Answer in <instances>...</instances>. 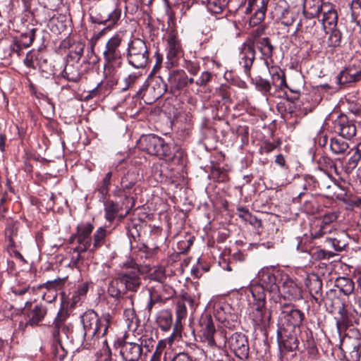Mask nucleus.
Segmentation results:
<instances>
[{
  "label": "nucleus",
  "instance_id": "9",
  "mask_svg": "<svg viewBox=\"0 0 361 361\" xmlns=\"http://www.w3.org/2000/svg\"><path fill=\"white\" fill-rule=\"evenodd\" d=\"M120 355L123 361H138L142 355V349L136 341H133L128 334H126L119 341Z\"/></svg>",
  "mask_w": 361,
  "mask_h": 361
},
{
  "label": "nucleus",
  "instance_id": "48",
  "mask_svg": "<svg viewBox=\"0 0 361 361\" xmlns=\"http://www.w3.org/2000/svg\"><path fill=\"white\" fill-rule=\"evenodd\" d=\"M228 0H208L207 8L214 13H221L227 6Z\"/></svg>",
  "mask_w": 361,
  "mask_h": 361
},
{
  "label": "nucleus",
  "instance_id": "52",
  "mask_svg": "<svg viewBox=\"0 0 361 361\" xmlns=\"http://www.w3.org/2000/svg\"><path fill=\"white\" fill-rule=\"evenodd\" d=\"M351 16L361 21V0H352L350 4Z\"/></svg>",
  "mask_w": 361,
  "mask_h": 361
},
{
  "label": "nucleus",
  "instance_id": "43",
  "mask_svg": "<svg viewBox=\"0 0 361 361\" xmlns=\"http://www.w3.org/2000/svg\"><path fill=\"white\" fill-rule=\"evenodd\" d=\"M344 232L337 233L336 237H326V242L336 251H341L347 245Z\"/></svg>",
  "mask_w": 361,
  "mask_h": 361
},
{
  "label": "nucleus",
  "instance_id": "26",
  "mask_svg": "<svg viewBox=\"0 0 361 361\" xmlns=\"http://www.w3.org/2000/svg\"><path fill=\"white\" fill-rule=\"evenodd\" d=\"M268 2L269 0H249V5L255 10V13L250 18V24L258 25L264 19Z\"/></svg>",
  "mask_w": 361,
  "mask_h": 361
},
{
  "label": "nucleus",
  "instance_id": "55",
  "mask_svg": "<svg viewBox=\"0 0 361 361\" xmlns=\"http://www.w3.org/2000/svg\"><path fill=\"white\" fill-rule=\"evenodd\" d=\"M166 347V343L164 341H159L156 346V350L153 353L150 361H161L162 353Z\"/></svg>",
  "mask_w": 361,
  "mask_h": 361
},
{
  "label": "nucleus",
  "instance_id": "29",
  "mask_svg": "<svg viewBox=\"0 0 361 361\" xmlns=\"http://www.w3.org/2000/svg\"><path fill=\"white\" fill-rule=\"evenodd\" d=\"M186 73L183 70H173L168 77L169 85L171 91L174 92L185 87Z\"/></svg>",
  "mask_w": 361,
  "mask_h": 361
},
{
  "label": "nucleus",
  "instance_id": "18",
  "mask_svg": "<svg viewBox=\"0 0 361 361\" xmlns=\"http://www.w3.org/2000/svg\"><path fill=\"white\" fill-rule=\"evenodd\" d=\"M200 326L202 341L207 343L210 347L216 346L214 338L216 329L212 316L208 314L202 315L200 319Z\"/></svg>",
  "mask_w": 361,
  "mask_h": 361
},
{
  "label": "nucleus",
  "instance_id": "27",
  "mask_svg": "<svg viewBox=\"0 0 361 361\" xmlns=\"http://www.w3.org/2000/svg\"><path fill=\"white\" fill-rule=\"evenodd\" d=\"M122 61H104V75L107 82L111 85H116L119 79V68Z\"/></svg>",
  "mask_w": 361,
  "mask_h": 361
},
{
  "label": "nucleus",
  "instance_id": "63",
  "mask_svg": "<svg viewBox=\"0 0 361 361\" xmlns=\"http://www.w3.org/2000/svg\"><path fill=\"white\" fill-rule=\"evenodd\" d=\"M250 214L251 213L247 207H239L237 208V215L245 221H247L250 218Z\"/></svg>",
  "mask_w": 361,
  "mask_h": 361
},
{
  "label": "nucleus",
  "instance_id": "17",
  "mask_svg": "<svg viewBox=\"0 0 361 361\" xmlns=\"http://www.w3.org/2000/svg\"><path fill=\"white\" fill-rule=\"evenodd\" d=\"M361 343L355 338L348 337L341 341V348L347 361H359L361 356Z\"/></svg>",
  "mask_w": 361,
  "mask_h": 361
},
{
  "label": "nucleus",
  "instance_id": "47",
  "mask_svg": "<svg viewBox=\"0 0 361 361\" xmlns=\"http://www.w3.org/2000/svg\"><path fill=\"white\" fill-rule=\"evenodd\" d=\"M164 159L169 160L173 164L180 166L181 169H183L186 164L187 157L184 151L181 149H178L173 153V154H171L170 157Z\"/></svg>",
  "mask_w": 361,
  "mask_h": 361
},
{
  "label": "nucleus",
  "instance_id": "31",
  "mask_svg": "<svg viewBox=\"0 0 361 361\" xmlns=\"http://www.w3.org/2000/svg\"><path fill=\"white\" fill-rule=\"evenodd\" d=\"M126 286L123 284L119 275L112 279L108 285L107 293L111 298L119 300V304L123 303V295L126 293Z\"/></svg>",
  "mask_w": 361,
  "mask_h": 361
},
{
  "label": "nucleus",
  "instance_id": "8",
  "mask_svg": "<svg viewBox=\"0 0 361 361\" xmlns=\"http://www.w3.org/2000/svg\"><path fill=\"white\" fill-rule=\"evenodd\" d=\"M304 314L290 305H284L281 312V321L283 329L299 331V327L304 319Z\"/></svg>",
  "mask_w": 361,
  "mask_h": 361
},
{
  "label": "nucleus",
  "instance_id": "59",
  "mask_svg": "<svg viewBox=\"0 0 361 361\" xmlns=\"http://www.w3.org/2000/svg\"><path fill=\"white\" fill-rule=\"evenodd\" d=\"M164 169L160 166H155L152 169V178L154 180H164L168 177L164 173Z\"/></svg>",
  "mask_w": 361,
  "mask_h": 361
},
{
  "label": "nucleus",
  "instance_id": "16",
  "mask_svg": "<svg viewBox=\"0 0 361 361\" xmlns=\"http://www.w3.org/2000/svg\"><path fill=\"white\" fill-rule=\"evenodd\" d=\"M69 317L68 310L61 308L51 326V331L55 341L60 342L61 335L67 336L68 327L65 322Z\"/></svg>",
  "mask_w": 361,
  "mask_h": 361
},
{
  "label": "nucleus",
  "instance_id": "44",
  "mask_svg": "<svg viewBox=\"0 0 361 361\" xmlns=\"http://www.w3.org/2000/svg\"><path fill=\"white\" fill-rule=\"evenodd\" d=\"M252 82L263 95L267 96L270 94L272 84L268 80L257 76L252 79Z\"/></svg>",
  "mask_w": 361,
  "mask_h": 361
},
{
  "label": "nucleus",
  "instance_id": "37",
  "mask_svg": "<svg viewBox=\"0 0 361 361\" xmlns=\"http://www.w3.org/2000/svg\"><path fill=\"white\" fill-rule=\"evenodd\" d=\"M150 289L156 293L159 298L160 297L162 303L171 298L175 294V290L171 286L163 283H159Z\"/></svg>",
  "mask_w": 361,
  "mask_h": 361
},
{
  "label": "nucleus",
  "instance_id": "46",
  "mask_svg": "<svg viewBox=\"0 0 361 361\" xmlns=\"http://www.w3.org/2000/svg\"><path fill=\"white\" fill-rule=\"evenodd\" d=\"M342 35L339 30L334 29L331 30L328 39V47L334 50L336 47H338L341 44Z\"/></svg>",
  "mask_w": 361,
  "mask_h": 361
},
{
  "label": "nucleus",
  "instance_id": "20",
  "mask_svg": "<svg viewBox=\"0 0 361 361\" xmlns=\"http://www.w3.org/2000/svg\"><path fill=\"white\" fill-rule=\"evenodd\" d=\"M121 42L122 39L118 35L113 36L107 41L103 52L104 61H122L120 49Z\"/></svg>",
  "mask_w": 361,
  "mask_h": 361
},
{
  "label": "nucleus",
  "instance_id": "23",
  "mask_svg": "<svg viewBox=\"0 0 361 361\" xmlns=\"http://www.w3.org/2000/svg\"><path fill=\"white\" fill-rule=\"evenodd\" d=\"M31 306L32 302L27 301L24 307V311L28 317L27 324L35 326L44 319L47 313V309L42 304L36 305L32 309L30 308Z\"/></svg>",
  "mask_w": 361,
  "mask_h": 361
},
{
  "label": "nucleus",
  "instance_id": "1",
  "mask_svg": "<svg viewBox=\"0 0 361 361\" xmlns=\"http://www.w3.org/2000/svg\"><path fill=\"white\" fill-rule=\"evenodd\" d=\"M255 49L261 54V59L264 61L271 59L274 51V46L267 37H259L256 35L248 38L240 48L239 63L244 68V72L250 76V70L255 59Z\"/></svg>",
  "mask_w": 361,
  "mask_h": 361
},
{
  "label": "nucleus",
  "instance_id": "2",
  "mask_svg": "<svg viewBox=\"0 0 361 361\" xmlns=\"http://www.w3.org/2000/svg\"><path fill=\"white\" fill-rule=\"evenodd\" d=\"M94 226L90 222L81 223L76 228V233L70 238V243L75 241L78 245L75 247V250L80 252L89 251L94 252L101 247L105 243L106 231L103 227H99L93 235V241L92 240L91 233Z\"/></svg>",
  "mask_w": 361,
  "mask_h": 361
},
{
  "label": "nucleus",
  "instance_id": "50",
  "mask_svg": "<svg viewBox=\"0 0 361 361\" xmlns=\"http://www.w3.org/2000/svg\"><path fill=\"white\" fill-rule=\"evenodd\" d=\"M135 341L142 349L144 347L149 352L151 351L155 343L152 338H149L147 336H142L140 338H135Z\"/></svg>",
  "mask_w": 361,
  "mask_h": 361
},
{
  "label": "nucleus",
  "instance_id": "5",
  "mask_svg": "<svg viewBox=\"0 0 361 361\" xmlns=\"http://www.w3.org/2000/svg\"><path fill=\"white\" fill-rule=\"evenodd\" d=\"M137 145L141 150L162 159H166L171 154V149L165 140L153 134L141 136Z\"/></svg>",
  "mask_w": 361,
  "mask_h": 361
},
{
  "label": "nucleus",
  "instance_id": "14",
  "mask_svg": "<svg viewBox=\"0 0 361 361\" xmlns=\"http://www.w3.org/2000/svg\"><path fill=\"white\" fill-rule=\"evenodd\" d=\"M279 293L283 295L284 298L288 300H297L302 298L300 285L286 274L282 279Z\"/></svg>",
  "mask_w": 361,
  "mask_h": 361
},
{
  "label": "nucleus",
  "instance_id": "39",
  "mask_svg": "<svg viewBox=\"0 0 361 361\" xmlns=\"http://www.w3.org/2000/svg\"><path fill=\"white\" fill-rule=\"evenodd\" d=\"M63 78L71 82H76L80 80L81 76L78 66L74 64L67 63L61 73Z\"/></svg>",
  "mask_w": 361,
  "mask_h": 361
},
{
  "label": "nucleus",
  "instance_id": "22",
  "mask_svg": "<svg viewBox=\"0 0 361 361\" xmlns=\"http://www.w3.org/2000/svg\"><path fill=\"white\" fill-rule=\"evenodd\" d=\"M186 303L192 305L193 303V300L190 297L183 298L181 300H179L176 302V321L173 327V334H171L170 339H175L177 337L180 336L181 333V324L180 321L185 318L187 315V307Z\"/></svg>",
  "mask_w": 361,
  "mask_h": 361
},
{
  "label": "nucleus",
  "instance_id": "60",
  "mask_svg": "<svg viewBox=\"0 0 361 361\" xmlns=\"http://www.w3.org/2000/svg\"><path fill=\"white\" fill-rule=\"evenodd\" d=\"M281 144V142L280 140H277L275 142H271L269 141L265 140L263 142V146L261 147V149L265 153H269L274 150L276 148L279 147Z\"/></svg>",
  "mask_w": 361,
  "mask_h": 361
},
{
  "label": "nucleus",
  "instance_id": "28",
  "mask_svg": "<svg viewBox=\"0 0 361 361\" xmlns=\"http://www.w3.org/2000/svg\"><path fill=\"white\" fill-rule=\"evenodd\" d=\"M264 63L269 70L273 86L280 90L287 87L285 73L277 66H269L268 60L264 61Z\"/></svg>",
  "mask_w": 361,
  "mask_h": 361
},
{
  "label": "nucleus",
  "instance_id": "11",
  "mask_svg": "<svg viewBox=\"0 0 361 361\" xmlns=\"http://www.w3.org/2000/svg\"><path fill=\"white\" fill-rule=\"evenodd\" d=\"M124 266L130 269L121 271L118 275L126 286V290L136 292L141 285L140 271L133 262L125 263Z\"/></svg>",
  "mask_w": 361,
  "mask_h": 361
},
{
  "label": "nucleus",
  "instance_id": "38",
  "mask_svg": "<svg viewBox=\"0 0 361 361\" xmlns=\"http://www.w3.org/2000/svg\"><path fill=\"white\" fill-rule=\"evenodd\" d=\"M335 286L345 295H350L354 290V282L348 277H338L335 281Z\"/></svg>",
  "mask_w": 361,
  "mask_h": 361
},
{
  "label": "nucleus",
  "instance_id": "7",
  "mask_svg": "<svg viewBox=\"0 0 361 361\" xmlns=\"http://www.w3.org/2000/svg\"><path fill=\"white\" fill-rule=\"evenodd\" d=\"M127 59L130 65L136 68H145L149 59V52L145 41L134 38L127 49Z\"/></svg>",
  "mask_w": 361,
  "mask_h": 361
},
{
  "label": "nucleus",
  "instance_id": "12",
  "mask_svg": "<svg viewBox=\"0 0 361 361\" xmlns=\"http://www.w3.org/2000/svg\"><path fill=\"white\" fill-rule=\"evenodd\" d=\"M332 130L343 138L350 140L356 134V127L353 120L341 114L332 122Z\"/></svg>",
  "mask_w": 361,
  "mask_h": 361
},
{
  "label": "nucleus",
  "instance_id": "35",
  "mask_svg": "<svg viewBox=\"0 0 361 361\" xmlns=\"http://www.w3.org/2000/svg\"><path fill=\"white\" fill-rule=\"evenodd\" d=\"M86 252H80L72 249V253L70 260V265L78 269L79 271L83 270L88 266V262L85 259V254Z\"/></svg>",
  "mask_w": 361,
  "mask_h": 361
},
{
  "label": "nucleus",
  "instance_id": "25",
  "mask_svg": "<svg viewBox=\"0 0 361 361\" xmlns=\"http://www.w3.org/2000/svg\"><path fill=\"white\" fill-rule=\"evenodd\" d=\"M166 58L168 63L173 66L183 54V48L180 41L175 36L171 35L167 39Z\"/></svg>",
  "mask_w": 361,
  "mask_h": 361
},
{
  "label": "nucleus",
  "instance_id": "33",
  "mask_svg": "<svg viewBox=\"0 0 361 361\" xmlns=\"http://www.w3.org/2000/svg\"><path fill=\"white\" fill-rule=\"evenodd\" d=\"M321 14L322 15V18L321 20L322 21L324 27H326L327 25H336L338 21L337 12L335 9L333 8V6L331 4L325 3Z\"/></svg>",
  "mask_w": 361,
  "mask_h": 361
},
{
  "label": "nucleus",
  "instance_id": "61",
  "mask_svg": "<svg viewBox=\"0 0 361 361\" xmlns=\"http://www.w3.org/2000/svg\"><path fill=\"white\" fill-rule=\"evenodd\" d=\"M35 39V31L32 30L29 34L22 35L20 43L25 47H29Z\"/></svg>",
  "mask_w": 361,
  "mask_h": 361
},
{
  "label": "nucleus",
  "instance_id": "10",
  "mask_svg": "<svg viewBox=\"0 0 361 361\" xmlns=\"http://www.w3.org/2000/svg\"><path fill=\"white\" fill-rule=\"evenodd\" d=\"M227 345L230 350L240 360H246L249 356V344L246 336L235 332L227 338Z\"/></svg>",
  "mask_w": 361,
  "mask_h": 361
},
{
  "label": "nucleus",
  "instance_id": "57",
  "mask_svg": "<svg viewBox=\"0 0 361 361\" xmlns=\"http://www.w3.org/2000/svg\"><path fill=\"white\" fill-rule=\"evenodd\" d=\"M158 302L162 303L161 300H160V297L159 298L156 293H154L151 289H149V298L146 305V310L149 313L151 312L154 305Z\"/></svg>",
  "mask_w": 361,
  "mask_h": 361
},
{
  "label": "nucleus",
  "instance_id": "4",
  "mask_svg": "<svg viewBox=\"0 0 361 361\" xmlns=\"http://www.w3.org/2000/svg\"><path fill=\"white\" fill-rule=\"evenodd\" d=\"M284 274L279 270L270 267L262 269L257 274V282L252 283L250 291L254 295V291L261 289L260 293L266 299V291L270 293L278 294L280 292V283H281Z\"/></svg>",
  "mask_w": 361,
  "mask_h": 361
},
{
  "label": "nucleus",
  "instance_id": "19",
  "mask_svg": "<svg viewBox=\"0 0 361 361\" xmlns=\"http://www.w3.org/2000/svg\"><path fill=\"white\" fill-rule=\"evenodd\" d=\"M121 17V11L114 9L112 11L104 9L101 13H98L97 16H91L92 22L98 24L106 25V29L111 28L115 25ZM106 28L102 30L99 33V37L104 34Z\"/></svg>",
  "mask_w": 361,
  "mask_h": 361
},
{
  "label": "nucleus",
  "instance_id": "58",
  "mask_svg": "<svg viewBox=\"0 0 361 361\" xmlns=\"http://www.w3.org/2000/svg\"><path fill=\"white\" fill-rule=\"evenodd\" d=\"M338 217L337 212H331L325 214L322 219L320 224L331 226V224L336 221Z\"/></svg>",
  "mask_w": 361,
  "mask_h": 361
},
{
  "label": "nucleus",
  "instance_id": "24",
  "mask_svg": "<svg viewBox=\"0 0 361 361\" xmlns=\"http://www.w3.org/2000/svg\"><path fill=\"white\" fill-rule=\"evenodd\" d=\"M133 304L134 301L132 295L123 298V303H121L122 306H126L123 311V316L128 330L132 331L136 329L138 323V319L136 317Z\"/></svg>",
  "mask_w": 361,
  "mask_h": 361
},
{
  "label": "nucleus",
  "instance_id": "36",
  "mask_svg": "<svg viewBox=\"0 0 361 361\" xmlns=\"http://www.w3.org/2000/svg\"><path fill=\"white\" fill-rule=\"evenodd\" d=\"M338 317H335L336 319V328L339 335L345 332L346 329L352 324L351 320L348 316L347 311L344 307L340 308L338 311Z\"/></svg>",
  "mask_w": 361,
  "mask_h": 361
},
{
  "label": "nucleus",
  "instance_id": "64",
  "mask_svg": "<svg viewBox=\"0 0 361 361\" xmlns=\"http://www.w3.org/2000/svg\"><path fill=\"white\" fill-rule=\"evenodd\" d=\"M350 71L353 75L354 82L361 80V67H356L355 66H350Z\"/></svg>",
  "mask_w": 361,
  "mask_h": 361
},
{
  "label": "nucleus",
  "instance_id": "34",
  "mask_svg": "<svg viewBox=\"0 0 361 361\" xmlns=\"http://www.w3.org/2000/svg\"><path fill=\"white\" fill-rule=\"evenodd\" d=\"M172 321V313L169 310L160 311L156 319L157 325L164 331H168L171 328Z\"/></svg>",
  "mask_w": 361,
  "mask_h": 361
},
{
  "label": "nucleus",
  "instance_id": "40",
  "mask_svg": "<svg viewBox=\"0 0 361 361\" xmlns=\"http://www.w3.org/2000/svg\"><path fill=\"white\" fill-rule=\"evenodd\" d=\"M121 209V207H120L118 204L111 200L106 201L104 202V212L106 219L109 222H112L115 219L116 216H117Z\"/></svg>",
  "mask_w": 361,
  "mask_h": 361
},
{
  "label": "nucleus",
  "instance_id": "42",
  "mask_svg": "<svg viewBox=\"0 0 361 361\" xmlns=\"http://www.w3.org/2000/svg\"><path fill=\"white\" fill-rule=\"evenodd\" d=\"M348 147V142L343 139L338 137L331 138L330 149L334 154H343L347 152Z\"/></svg>",
  "mask_w": 361,
  "mask_h": 361
},
{
  "label": "nucleus",
  "instance_id": "49",
  "mask_svg": "<svg viewBox=\"0 0 361 361\" xmlns=\"http://www.w3.org/2000/svg\"><path fill=\"white\" fill-rule=\"evenodd\" d=\"M336 80L337 83L341 86L354 82L350 66L340 72V73L336 76Z\"/></svg>",
  "mask_w": 361,
  "mask_h": 361
},
{
  "label": "nucleus",
  "instance_id": "45",
  "mask_svg": "<svg viewBox=\"0 0 361 361\" xmlns=\"http://www.w3.org/2000/svg\"><path fill=\"white\" fill-rule=\"evenodd\" d=\"M276 11L279 13V18L284 25L290 26L294 23L295 14L288 8L279 6L276 8Z\"/></svg>",
  "mask_w": 361,
  "mask_h": 361
},
{
  "label": "nucleus",
  "instance_id": "53",
  "mask_svg": "<svg viewBox=\"0 0 361 361\" xmlns=\"http://www.w3.org/2000/svg\"><path fill=\"white\" fill-rule=\"evenodd\" d=\"M361 21H358L357 19L353 18L351 16V19L346 23L347 30L350 32L351 35L355 34L357 32H359L361 29L360 25Z\"/></svg>",
  "mask_w": 361,
  "mask_h": 361
},
{
  "label": "nucleus",
  "instance_id": "13",
  "mask_svg": "<svg viewBox=\"0 0 361 361\" xmlns=\"http://www.w3.org/2000/svg\"><path fill=\"white\" fill-rule=\"evenodd\" d=\"M299 331L280 329L278 331L279 347L281 354L296 350L298 347V333Z\"/></svg>",
  "mask_w": 361,
  "mask_h": 361
},
{
  "label": "nucleus",
  "instance_id": "6",
  "mask_svg": "<svg viewBox=\"0 0 361 361\" xmlns=\"http://www.w3.org/2000/svg\"><path fill=\"white\" fill-rule=\"evenodd\" d=\"M260 291L261 289L258 288L254 291V295H252L253 302L249 317L255 326L267 328L269 326L271 314V311L265 307L266 299Z\"/></svg>",
  "mask_w": 361,
  "mask_h": 361
},
{
  "label": "nucleus",
  "instance_id": "62",
  "mask_svg": "<svg viewBox=\"0 0 361 361\" xmlns=\"http://www.w3.org/2000/svg\"><path fill=\"white\" fill-rule=\"evenodd\" d=\"M30 290H32V291L34 293L37 289V287L35 286H32V288H30V286H26L21 288H13L12 292L16 295H23L27 292H28Z\"/></svg>",
  "mask_w": 361,
  "mask_h": 361
},
{
  "label": "nucleus",
  "instance_id": "56",
  "mask_svg": "<svg viewBox=\"0 0 361 361\" xmlns=\"http://www.w3.org/2000/svg\"><path fill=\"white\" fill-rule=\"evenodd\" d=\"M212 76L210 72L204 71L201 73L199 78L195 80V84L200 87H204L212 80Z\"/></svg>",
  "mask_w": 361,
  "mask_h": 361
},
{
  "label": "nucleus",
  "instance_id": "32",
  "mask_svg": "<svg viewBox=\"0 0 361 361\" xmlns=\"http://www.w3.org/2000/svg\"><path fill=\"white\" fill-rule=\"evenodd\" d=\"M325 4L322 0H305L303 4L304 14L307 18H315L321 14Z\"/></svg>",
  "mask_w": 361,
  "mask_h": 361
},
{
  "label": "nucleus",
  "instance_id": "15",
  "mask_svg": "<svg viewBox=\"0 0 361 361\" xmlns=\"http://www.w3.org/2000/svg\"><path fill=\"white\" fill-rule=\"evenodd\" d=\"M156 84L148 85L145 90H140L139 94L148 104H152L159 99L167 90V84L161 78L155 81Z\"/></svg>",
  "mask_w": 361,
  "mask_h": 361
},
{
  "label": "nucleus",
  "instance_id": "30",
  "mask_svg": "<svg viewBox=\"0 0 361 361\" xmlns=\"http://www.w3.org/2000/svg\"><path fill=\"white\" fill-rule=\"evenodd\" d=\"M306 286L309 292L317 303L320 304L322 300V281L316 275L307 279Z\"/></svg>",
  "mask_w": 361,
  "mask_h": 361
},
{
  "label": "nucleus",
  "instance_id": "3",
  "mask_svg": "<svg viewBox=\"0 0 361 361\" xmlns=\"http://www.w3.org/2000/svg\"><path fill=\"white\" fill-rule=\"evenodd\" d=\"M112 317L109 314H104L101 317L92 310L86 311L81 317V322L84 329V338L87 341L91 339L93 343H87L86 345L91 347L95 345L96 339L104 336L110 327Z\"/></svg>",
  "mask_w": 361,
  "mask_h": 361
},
{
  "label": "nucleus",
  "instance_id": "41",
  "mask_svg": "<svg viewBox=\"0 0 361 361\" xmlns=\"http://www.w3.org/2000/svg\"><path fill=\"white\" fill-rule=\"evenodd\" d=\"M64 279H57L53 281H49L43 284L39 285L37 286V289L42 290L44 288H46L49 291H53V299H55L56 297V291L60 290L63 286L64 285Z\"/></svg>",
  "mask_w": 361,
  "mask_h": 361
},
{
  "label": "nucleus",
  "instance_id": "51",
  "mask_svg": "<svg viewBox=\"0 0 361 361\" xmlns=\"http://www.w3.org/2000/svg\"><path fill=\"white\" fill-rule=\"evenodd\" d=\"M184 68L190 74L196 75L200 71V66L197 61L185 60Z\"/></svg>",
  "mask_w": 361,
  "mask_h": 361
},
{
  "label": "nucleus",
  "instance_id": "54",
  "mask_svg": "<svg viewBox=\"0 0 361 361\" xmlns=\"http://www.w3.org/2000/svg\"><path fill=\"white\" fill-rule=\"evenodd\" d=\"M333 227L331 226L320 224L318 229L315 230L312 235L314 238H319L326 234H330L332 231Z\"/></svg>",
  "mask_w": 361,
  "mask_h": 361
},
{
  "label": "nucleus",
  "instance_id": "21",
  "mask_svg": "<svg viewBox=\"0 0 361 361\" xmlns=\"http://www.w3.org/2000/svg\"><path fill=\"white\" fill-rule=\"evenodd\" d=\"M323 187L327 190H331L328 195L334 196L337 199L343 201L346 205L348 209L355 207V197L348 196L344 191L341 182H331V185H328V182H322Z\"/></svg>",
  "mask_w": 361,
  "mask_h": 361
}]
</instances>
